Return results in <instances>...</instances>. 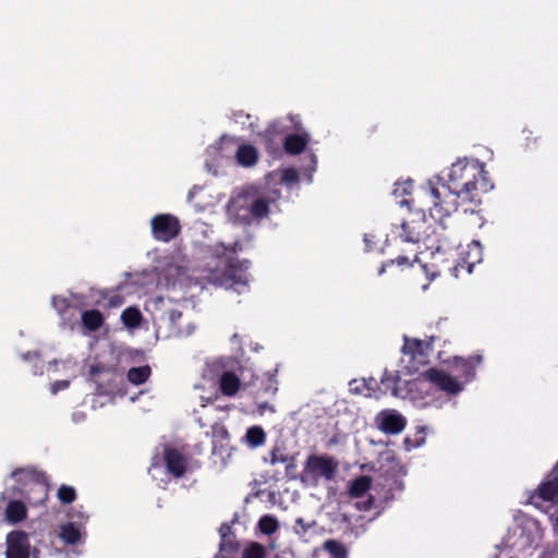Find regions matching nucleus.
Here are the masks:
<instances>
[{"instance_id": "nucleus-7", "label": "nucleus", "mask_w": 558, "mask_h": 558, "mask_svg": "<svg viewBox=\"0 0 558 558\" xmlns=\"http://www.w3.org/2000/svg\"><path fill=\"white\" fill-rule=\"evenodd\" d=\"M151 231L156 240L168 242L178 235L180 225L175 217L161 214L151 219Z\"/></svg>"}, {"instance_id": "nucleus-17", "label": "nucleus", "mask_w": 558, "mask_h": 558, "mask_svg": "<svg viewBox=\"0 0 558 558\" xmlns=\"http://www.w3.org/2000/svg\"><path fill=\"white\" fill-rule=\"evenodd\" d=\"M308 143V134L289 135L284 142V148L289 154H300Z\"/></svg>"}, {"instance_id": "nucleus-41", "label": "nucleus", "mask_w": 558, "mask_h": 558, "mask_svg": "<svg viewBox=\"0 0 558 558\" xmlns=\"http://www.w3.org/2000/svg\"><path fill=\"white\" fill-rule=\"evenodd\" d=\"M407 262H408V258H405V257H398V258L396 259V263H397L399 266L404 265Z\"/></svg>"}, {"instance_id": "nucleus-15", "label": "nucleus", "mask_w": 558, "mask_h": 558, "mask_svg": "<svg viewBox=\"0 0 558 558\" xmlns=\"http://www.w3.org/2000/svg\"><path fill=\"white\" fill-rule=\"evenodd\" d=\"M240 387H241V381L235 374H233L231 372H226L221 375V377L219 379V388L225 396H228V397L235 396L236 392L239 391Z\"/></svg>"}, {"instance_id": "nucleus-26", "label": "nucleus", "mask_w": 558, "mask_h": 558, "mask_svg": "<svg viewBox=\"0 0 558 558\" xmlns=\"http://www.w3.org/2000/svg\"><path fill=\"white\" fill-rule=\"evenodd\" d=\"M413 182L411 180L396 183L392 194L396 198L401 197L399 202L401 206L409 205V199L403 197L410 194Z\"/></svg>"}, {"instance_id": "nucleus-30", "label": "nucleus", "mask_w": 558, "mask_h": 558, "mask_svg": "<svg viewBox=\"0 0 558 558\" xmlns=\"http://www.w3.org/2000/svg\"><path fill=\"white\" fill-rule=\"evenodd\" d=\"M76 497L75 489L72 486L61 485L58 489V498L61 502L70 504Z\"/></svg>"}, {"instance_id": "nucleus-28", "label": "nucleus", "mask_w": 558, "mask_h": 558, "mask_svg": "<svg viewBox=\"0 0 558 558\" xmlns=\"http://www.w3.org/2000/svg\"><path fill=\"white\" fill-rule=\"evenodd\" d=\"M324 548L332 558H347V549L338 541H335V539L326 541L324 543Z\"/></svg>"}, {"instance_id": "nucleus-20", "label": "nucleus", "mask_w": 558, "mask_h": 558, "mask_svg": "<svg viewBox=\"0 0 558 558\" xmlns=\"http://www.w3.org/2000/svg\"><path fill=\"white\" fill-rule=\"evenodd\" d=\"M371 485L372 480L369 476H360L351 483L349 487V494L353 498L363 497L371 488Z\"/></svg>"}, {"instance_id": "nucleus-18", "label": "nucleus", "mask_w": 558, "mask_h": 558, "mask_svg": "<svg viewBox=\"0 0 558 558\" xmlns=\"http://www.w3.org/2000/svg\"><path fill=\"white\" fill-rule=\"evenodd\" d=\"M257 150L251 145H242L236 150V161L243 167H251L257 161Z\"/></svg>"}, {"instance_id": "nucleus-23", "label": "nucleus", "mask_w": 558, "mask_h": 558, "mask_svg": "<svg viewBox=\"0 0 558 558\" xmlns=\"http://www.w3.org/2000/svg\"><path fill=\"white\" fill-rule=\"evenodd\" d=\"M150 373H151L150 367L147 365L140 366V367H132L128 372V379L130 383H132L134 385H140V384L145 383L149 378Z\"/></svg>"}, {"instance_id": "nucleus-27", "label": "nucleus", "mask_w": 558, "mask_h": 558, "mask_svg": "<svg viewBox=\"0 0 558 558\" xmlns=\"http://www.w3.org/2000/svg\"><path fill=\"white\" fill-rule=\"evenodd\" d=\"M245 438L250 446L258 447L264 444L266 436L260 427L253 426L247 429Z\"/></svg>"}, {"instance_id": "nucleus-12", "label": "nucleus", "mask_w": 558, "mask_h": 558, "mask_svg": "<svg viewBox=\"0 0 558 558\" xmlns=\"http://www.w3.org/2000/svg\"><path fill=\"white\" fill-rule=\"evenodd\" d=\"M475 363L472 359L465 360L458 356L452 361V375L462 383V386L474 376Z\"/></svg>"}, {"instance_id": "nucleus-9", "label": "nucleus", "mask_w": 558, "mask_h": 558, "mask_svg": "<svg viewBox=\"0 0 558 558\" xmlns=\"http://www.w3.org/2000/svg\"><path fill=\"white\" fill-rule=\"evenodd\" d=\"M375 423L386 434H399L404 429L407 420L396 410H383L376 415Z\"/></svg>"}, {"instance_id": "nucleus-24", "label": "nucleus", "mask_w": 558, "mask_h": 558, "mask_svg": "<svg viewBox=\"0 0 558 558\" xmlns=\"http://www.w3.org/2000/svg\"><path fill=\"white\" fill-rule=\"evenodd\" d=\"M121 319L128 328H135L141 325L142 315L135 307H128L121 314Z\"/></svg>"}, {"instance_id": "nucleus-4", "label": "nucleus", "mask_w": 558, "mask_h": 558, "mask_svg": "<svg viewBox=\"0 0 558 558\" xmlns=\"http://www.w3.org/2000/svg\"><path fill=\"white\" fill-rule=\"evenodd\" d=\"M338 472V462L327 454H311L306 458L300 481L305 487H317L320 481L330 482Z\"/></svg>"}, {"instance_id": "nucleus-37", "label": "nucleus", "mask_w": 558, "mask_h": 558, "mask_svg": "<svg viewBox=\"0 0 558 558\" xmlns=\"http://www.w3.org/2000/svg\"><path fill=\"white\" fill-rule=\"evenodd\" d=\"M104 298L108 300L107 305L109 307H117V306H120L123 303L122 296H120L117 293H106L104 295Z\"/></svg>"}, {"instance_id": "nucleus-1", "label": "nucleus", "mask_w": 558, "mask_h": 558, "mask_svg": "<svg viewBox=\"0 0 558 558\" xmlns=\"http://www.w3.org/2000/svg\"><path fill=\"white\" fill-rule=\"evenodd\" d=\"M493 189L487 178L484 163L476 159H459L451 165L448 185L436 187L432 183L424 191V198L429 205L430 217L442 225L444 219L456 211L458 205L482 202V194Z\"/></svg>"}, {"instance_id": "nucleus-8", "label": "nucleus", "mask_w": 558, "mask_h": 558, "mask_svg": "<svg viewBox=\"0 0 558 558\" xmlns=\"http://www.w3.org/2000/svg\"><path fill=\"white\" fill-rule=\"evenodd\" d=\"M423 376L426 380L446 393L456 395L463 389L461 381H459L453 375H450L440 369L430 368L425 372Z\"/></svg>"}, {"instance_id": "nucleus-34", "label": "nucleus", "mask_w": 558, "mask_h": 558, "mask_svg": "<svg viewBox=\"0 0 558 558\" xmlns=\"http://www.w3.org/2000/svg\"><path fill=\"white\" fill-rule=\"evenodd\" d=\"M289 456L284 454L282 451H280L279 449H274L270 453V464L271 465H275V464H278V463H286L287 461H289Z\"/></svg>"}, {"instance_id": "nucleus-11", "label": "nucleus", "mask_w": 558, "mask_h": 558, "mask_svg": "<svg viewBox=\"0 0 558 558\" xmlns=\"http://www.w3.org/2000/svg\"><path fill=\"white\" fill-rule=\"evenodd\" d=\"M167 470L175 477H180L186 470V461L184 457L177 450L166 448L163 452Z\"/></svg>"}, {"instance_id": "nucleus-29", "label": "nucleus", "mask_w": 558, "mask_h": 558, "mask_svg": "<svg viewBox=\"0 0 558 558\" xmlns=\"http://www.w3.org/2000/svg\"><path fill=\"white\" fill-rule=\"evenodd\" d=\"M350 390L354 393L363 395L365 397H373L368 383L366 380H352L350 383Z\"/></svg>"}, {"instance_id": "nucleus-32", "label": "nucleus", "mask_w": 558, "mask_h": 558, "mask_svg": "<svg viewBox=\"0 0 558 558\" xmlns=\"http://www.w3.org/2000/svg\"><path fill=\"white\" fill-rule=\"evenodd\" d=\"M397 379L398 376L393 374H388L387 372L384 374L381 378V385L385 387V390H391L393 395L397 393Z\"/></svg>"}, {"instance_id": "nucleus-14", "label": "nucleus", "mask_w": 558, "mask_h": 558, "mask_svg": "<svg viewBox=\"0 0 558 558\" xmlns=\"http://www.w3.org/2000/svg\"><path fill=\"white\" fill-rule=\"evenodd\" d=\"M12 477L17 481H25L27 484H31L33 488L39 490V493L46 497L47 488L44 483L40 482L39 476L29 469H20L12 472Z\"/></svg>"}, {"instance_id": "nucleus-36", "label": "nucleus", "mask_w": 558, "mask_h": 558, "mask_svg": "<svg viewBox=\"0 0 558 558\" xmlns=\"http://www.w3.org/2000/svg\"><path fill=\"white\" fill-rule=\"evenodd\" d=\"M281 179L287 184L294 183L298 181V172L292 168L284 169Z\"/></svg>"}, {"instance_id": "nucleus-22", "label": "nucleus", "mask_w": 558, "mask_h": 558, "mask_svg": "<svg viewBox=\"0 0 558 558\" xmlns=\"http://www.w3.org/2000/svg\"><path fill=\"white\" fill-rule=\"evenodd\" d=\"M84 326L89 330H97L104 323V317L96 310L86 311L82 315Z\"/></svg>"}, {"instance_id": "nucleus-25", "label": "nucleus", "mask_w": 558, "mask_h": 558, "mask_svg": "<svg viewBox=\"0 0 558 558\" xmlns=\"http://www.w3.org/2000/svg\"><path fill=\"white\" fill-rule=\"evenodd\" d=\"M257 526L263 534L271 535L278 530L279 523L275 517L266 514L259 519Z\"/></svg>"}, {"instance_id": "nucleus-13", "label": "nucleus", "mask_w": 558, "mask_h": 558, "mask_svg": "<svg viewBox=\"0 0 558 558\" xmlns=\"http://www.w3.org/2000/svg\"><path fill=\"white\" fill-rule=\"evenodd\" d=\"M538 496L546 501H553L558 498V465L548 480L539 486Z\"/></svg>"}, {"instance_id": "nucleus-33", "label": "nucleus", "mask_w": 558, "mask_h": 558, "mask_svg": "<svg viewBox=\"0 0 558 558\" xmlns=\"http://www.w3.org/2000/svg\"><path fill=\"white\" fill-rule=\"evenodd\" d=\"M315 521L305 522L304 519L298 518L293 530L298 535H304L311 527L315 526Z\"/></svg>"}, {"instance_id": "nucleus-40", "label": "nucleus", "mask_w": 558, "mask_h": 558, "mask_svg": "<svg viewBox=\"0 0 558 558\" xmlns=\"http://www.w3.org/2000/svg\"><path fill=\"white\" fill-rule=\"evenodd\" d=\"M100 372H102V367H100L98 365L90 366V369H89L90 375L95 376V375L99 374Z\"/></svg>"}, {"instance_id": "nucleus-35", "label": "nucleus", "mask_w": 558, "mask_h": 558, "mask_svg": "<svg viewBox=\"0 0 558 558\" xmlns=\"http://www.w3.org/2000/svg\"><path fill=\"white\" fill-rule=\"evenodd\" d=\"M180 318H181V313H179V312H177V311H172V312L170 313V320H171V323H172V325H173V329L175 330V332H177L178 335H185V333H190V331H191V330H189V329H184V328H182L181 326L177 325V322H178V319H180Z\"/></svg>"}, {"instance_id": "nucleus-16", "label": "nucleus", "mask_w": 558, "mask_h": 558, "mask_svg": "<svg viewBox=\"0 0 558 558\" xmlns=\"http://www.w3.org/2000/svg\"><path fill=\"white\" fill-rule=\"evenodd\" d=\"M59 536L65 544L75 545L83 539L84 533L70 522L60 526Z\"/></svg>"}, {"instance_id": "nucleus-3", "label": "nucleus", "mask_w": 558, "mask_h": 558, "mask_svg": "<svg viewBox=\"0 0 558 558\" xmlns=\"http://www.w3.org/2000/svg\"><path fill=\"white\" fill-rule=\"evenodd\" d=\"M227 213L234 222L250 225L268 215L269 202L255 187L250 186L239 191L230 198Z\"/></svg>"}, {"instance_id": "nucleus-19", "label": "nucleus", "mask_w": 558, "mask_h": 558, "mask_svg": "<svg viewBox=\"0 0 558 558\" xmlns=\"http://www.w3.org/2000/svg\"><path fill=\"white\" fill-rule=\"evenodd\" d=\"M27 510L21 501H10L5 509V518L10 523H17L26 518Z\"/></svg>"}, {"instance_id": "nucleus-31", "label": "nucleus", "mask_w": 558, "mask_h": 558, "mask_svg": "<svg viewBox=\"0 0 558 558\" xmlns=\"http://www.w3.org/2000/svg\"><path fill=\"white\" fill-rule=\"evenodd\" d=\"M265 549L257 543H252L243 551V558H264Z\"/></svg>"}, {"instance_id": "nucleus-21", "label": "nucleus", "mask_w": 558, "mask_h": 558, "mask_svg": "<svg viewBox=\"0 0 558 558\" xmlns=\"http://www.w3.org/2000/svg\"><path fill=\"white\" fill-rule=\"evenodd\" d=\"M468 247V258L464 259L461 267H465L471 272L473 266L482 260V247L478 242H473Z\"/></svg>"}, {"instance_id": "nucleus-39", "label": "nucleus", "mask_w": 558, "mask_h": 558, "mask_svg": "<svg viewBox=\"0 0 558 558\" xmlns=\"http://www.w3.org/2000/svg\"><path fill=\"white\" fill-rule=\"evenodd\" d=\"M69 386L68 380H57L51 385V392L57 393L59 390L65 389Z\"/></svg>"}, {"instance_id": "nucleus-6", "label": "nucleus", "mask_w": 558, "mask_h": 558, "mask_svg": "<svg viewBox=\"0 0 558 558\" xmlns=\"http://www.w3.org/2000/svg\"><path fill=\"white\" fill-rule=\"evenodd\" d=\"M399 234L407 242H420L429 236V225L421 213H413L411 217L400 225Z\"/></svg>"}, {"instance_id": "nucleus-38", "label": "nucleus", "mask_w": 558, "mask_h": 558, "mask_svg": "<svg viewBox=\"0 0 558 558\" xmlns=\"http://www.w3.org/2000/svg\"><path fill=\"white\" fill-rule=\"evenodd\" d=\"M286 474L289 478L294 480L296 477V464L294 458L290 457L286 463Z\"/></svg>"}, {"instance_id": "nucleus-2", "label": "nucleus", "mask_w": 558, "mask_h": 558, "mask_svg": "<svg viewBox=\"0 0 558 558\" xmlns=\"http://www.w3.org/2000/svg\"><path fill=\"white\" fill-rule=\"evenodd\" d=\"M238 248V243L230 246L219 243L209 247L210 259L207 262L206 269L208 282L227 289L246 286L247 265L235 259Z\"/></svg>"}, {"instance_id": "nucleus-5", "label": "nucleus", "mask_w": 558, "mask_h": 558, "mask_svg": "<svg viewBox=\"0 0 558 558\" xmlns=\"http://www.w3.org/2000/svg\"><path fill=\"white\" fill-rule=\"evenodd\" d=\"M429 343L417 339L404 338L402 363L405 374H414L427 363Z\"/></svg>"}, {"instance_id": "nucleus-10", "label": "nucleus", "mask_w": 558, "mask_h": 558, "mask_svg": "<svg viewBox=\"0 0 558 558\" xmlns=\"http://www.w3.org/2000/svg\"><path fill=\"white\" fill-rule=\"evenodd\" d=\"M29 542L25 532L14 531L7 536V558H29Z\"/></svg>"}]
</instances>
